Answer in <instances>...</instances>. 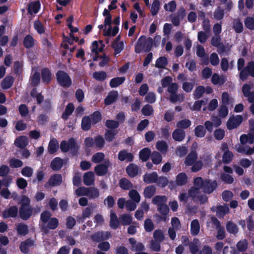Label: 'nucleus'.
<instances>
[{
  "instance_id": "a19ab883",
  "label": "nucleus",
  "mask_w": 254,
  "mask_h": 254,
  "mask_svg": "<svg viewBox=\"0 0 254 254\" xmlns=\"http://www.w3.org/2000/svg\"><path fill=\"white\" fill-rule=\"evenodd\" d=\"M105 125L108 130H114L118 128L120 126L119 122L113 120H107L105 123Z\"/></svg>"
},
{
  "instance_id": "412c9836",
  "label": "nucleus",
  "mask_w": 254,
  "mask_h": 254,
  "mask_svg": "<svg viewBox=\"0 0 254 254\" xmlns=\"http://www.w3.org/2000/svg\"><path fill=\"white\" fill-rule=\"evenodd\" d=\"M118 96V93L117 91H112L109 93L107 96L104 99V104L106 106L112 104L116 101Z\"/></svg>"
},
{
  "instance_id": "423d86ee",
  "label": "nucleus",
  "mask_w": 254,
  "mask_h": 254,
  "mask_svg": "<svg viewBox=\"0 0 254 254\" xmlns=\"http://www.w3.org/2000/svg\"><path fill=\"white\" fill-rule=\"evenodd\" d=\"M111 165L110 160L106 159L103 163L99 164L95 167L94 171L98 176H104L107 173L108 168Z\"/></svg>"
},
{
  "instance_id": "864d4df0",
  "label": "nucleus",
  "mask_w": 254,
  "mask_h": 254,
  "mask_svg": "<svg viewBox=\"0 0 254 254\" xmlns=\"http://www.w3.org/2000/svg\"><path fill=\"white\" fill-rule=\"evenodd\" d=\"M220 179L224 183L226 184H232L234 181L232 175L225 173H222L220 174Z\"/></svg>"
},
{
  "instance_id": "f704fd0d",
  "label": "nucleus",
  "mask_w": 254,
  "mask_h": 254,
  "mask_svg": "<svg viewBox=\"0 0 254 254\" xmlns=\"http://www.w3.org/2000/svg\"><path fill=\"white\" fill-rule=\"evenodd\" d=\"M126 80L124 76L114 77L110 81V86L112 88H116L122 84Z\"/></svg>"
},
{
  "instance_id": "052dcab7",
  "label": "nucleus",
  "mask_w": 254,
  "mask_h": 254,
  "mask_svg": "<svg viewBox=\"0 0 254 254\" xmlns=\"http://www.w3.org/2000/svg\"><path fill=\"white\" fill-rule=\"evenodd\" d=\"M233 156V154L231 151H225L222 156L223 163L226 164L230 163L232 161Z\"/></svg>"
},
{
  "instance_id": "3c124183",
  "label": "nucleus",
  "mask_w": 254,
  "mask_h": 254,
  "mask_svg": "<svg viewBox=\"0 0 254 254\" xmlns=\"http://www.w3.org/2000/svg\"><path fill=\"white\" fill-rule=\"evenodd\" d=\"M167 200V198L164 195H156L154 196L152 200L154 204H156L158 206L163 205Z\"/></svg>"
},
{
  "instance_id": "de8ad7c7",
  "label": "nucleus",
  "mask_w": 254,
  "mask_h": 254,
  "mask_svg": "<svg viewBox=\"0 0 254 254\" xmlns=\"http://www.w3.org/2000/svg\"><path fill=\"white\" fill-rule=\"evenodd\" d=\"M152 163L155 165L159 164L162 160L161 154L157 151H153L150 156Z\"/></svg>"
},
{
  "instance_id": "dca6fc26",
  "label": "nucleus",
  "mask_w": 254,
  "mask_h": 254,
  "mask_svg": "<svg viewBox=\"0 0 254 254\" xmlns=\"http://www.w3.org/2000/svg\"><path fill=\"white\" fill-rule=\"evenodd\" d=\"M41 78L42 82L45 84H49L52 80V73L47 67H44L41 70Z\"/></svg>"
},
{
  "instance_id": "20e7f679",
  "label": "nucleus",
  "mask_w": 254,
  "mask_h": 254,
  "mask_svg": "<svg viewBox=\"0 0 254 254\" xmlns=\"http://www.w3.org/2000/svg\"><path fill=\"white\" fill-rule=\"evenodd\" d=\"M58 83L64 88H68L72 84V80L69 75L63 70H59L56 73Z\"/></svg>"
},
{
  "instance_id": "a18cd8bd",
  "label": "nucleus",
  "mask_w": 254,
  "mask_h": 254,
  "mask_svg": "<svg viewBox=\"0 0 254 254\" xmlns=\"http://www.w3.org/2000/svg\"><path fill=\"white\" fill-rule=\"evenodd\" d=\"M31 84L32 86L36 87L40 83V74L38 71H35L30 77Z\"/></svg>"
},
{
  "instance_id": "69168bd1",
  "label": "nucleus",
  "mask_w": 254,
  "mask_h": 254,
  "mask_svg": "<svg viewBox=\"0 0 254 254\" xmlns=\"http://www.w3.org/2000/svg\"><path fill=\"white\" fill-rule=\"evenodd\" d=\"M105 144V139L101 135H98L95 137V145L97 148L102 149Z\"/></svg>"
},
{
  "instance_id": "79ce46f5",
  "label": "nucleus",
  "mask_w": 254,
  "mask_h": 254,
  "mask_svg": "<svg viewBox=\"0 0 254 254\" xmlns=\"http://www.w3.org/2000/svg\"><path fill=\"white\" fill-rule=\"evenodd\" d=\"M191 125V121L189 119H183L177 123V127L181 129H185L189 127Z\"/></svg>"
},
{
  "instance_id": "72a5a7b5",
  "label": "nucleus",
  "mask_w": 254,
  "mask_h": 254,
  "mask_svg": "<svg viewBox=\"0 0 254 254\" xmlns=\"http://www.w3.org/2000/svg\"><path fill=\"white\" fill-rule=\"evenodd\" d=\"M156 187L153 185L147 186L144 190V196L146 198H151L156 193Z\"/></svg>"
},
{
  "instance_id": "4c0bfd02",
  "label": "nucleus",
  "mask_w": 254,
  "mask_h": 254,
  "mask_svg": "<svg viewBox=\"0 0 254 254\" xmlns=\"http://www.w3.org/2000/svg\"><path fill=\"white\" fill-rule=\"evenodd\" d=\"M226 228L227 231L230 234L235 235L238 233L239 229L237 225L231 221L227 222Z\"/></svg>"
},
{
  "instance_id": "9d476101",
  "label": "nucleus",
  "mask_w": 254,
  "mask_h": 254,
  "mask_svg": "<svg viewBox=\"0 0 254 254\" xmlns=\"http://www.w3.org/2000/svg\"><path fill=\"white\" fill-rule=\"evenodd\" d=\"M251 86L245 83L242 87V92L245 97L248 98V101L250 103H254V92L251 91Z\"/></svg>"
},
{
  "instance_id": "2f4dec72",
  "label": "nucleus",
  "mask_w": 254,
  "mask_h": 254,
  "mask_svg": "<svg viewBox=\"0 0 254 254\" xmlns=\"http://www.w3.org/2000/svg\"><path fill=\"white\" fill-rule=\"evenodd\" d=\"M120 220L118 219L115 213L112 212L110 215V226L113 229H117L120 224Z\"/></svg>"
},
{
  "instance_id": "6ab92c4d",
  "label": "nucleus",
  "mask_w": 254,
  "mask_h": 254,
  "mask_svg": "<svg viewBox=\"0 0 254 254\" xmlns=\"http://www.w3.org/2000/svg\"><path fill=\"white\" fill-rule=\"evenodd\" d=\"M126 171L130 178H134L138 175V167L134 163L129 164L126 168Z\"/></svg>"
},
{
  "instance_id": "f3484780",
  "label": "nucleus",
  "mask_w": 254,
  "mask_h": 254,
  "mask_svg": "<svg viewBox=\"0 0 254 254\" xmlns=\"http://www.w3.org/2000/svg\"><path fill=\"white\" fill-rule=\"evenodd\" d=\"M143 181L147 184L156 183L158 180V174L156 172L146 173L143 176Z\"/></svg>"
},
{
  "instance_id": "aec40b11",
  "label": "nucleus",
  "mask_w": 254,
  "mask_h": 254,
  "mask_svg": "<svg viewBox=\"0 0 254 254\" xmlns=\"http://www.w3.org/2000/svg\"><path fill=\"white\" fill-rule=\"evenodd\" d=\"M185 136L186 134L184 130L178 128L175 129L172 133V137L176 141H182L185 139Z\"/></svg>"
},
{
  "instance_id": "393cba45",
  "label": "nucleus",
  "mask_w": 254,
  "mask_h": 254,
  "mask_svg": "<svg viewBox=\"0 0 254 254\" xmlns=\"http://www.w3.org/2000/svg\"><path fill=\"white\" fill-rule=\"evenodd\" d=\"M59 145L57 140L52 138L50 140L48 146V151L50 154L56 153L59 149Z\"/></svg>"
},
{
  "instance_id": "603ef678",
  "label": "nucleus",
  "mask_w": 254,
  "mask_h": 254,
  "mask_svg": "<svg viewBox=\"0 0 254 254\" xmlns=\"http://www.w3.org/2000/svg\"><path fill=\"white\" fill-rule=\"evenodd\" d=\"M194 134L197 137H203L206 134V130L202 125H198L194 128Z\"/></svg>"
},
{
  "instance_id": "0eeeda50",
  "label": "nucleus",
  "mask_w": 254,
  "mask_h": 254,
  "mask_svg": "<svg viewBox=\"0 0 254 254\" xmlns=\"http://www.w3.org/2000/svg\"><path fill=\"white\" fill-rule=\"evenodd\" d=\"M33 208L32 206H20L18 213L19 217L23 220H28L32 215Z\"/></svg>"
},
{
  "instance_id": "e2e57ef3",
  "label": "nucleus",
  "mask_w": 254,
  "mask_h": 254,
  "mask_svg": "<svg viewBox=\"0 0 254 254\" xmlns=\"http://www.w3.org/2000/svg\"><path fill=\"white\" fill-rule=\"evenodd\" d=\"M244 24L248 29L254 30V18L251 16L247 17L244 20Z\"/></svg>"
},
{
  "instance_id": "473e14b6",
  "label": "nucleus",
  "mask_w": 254,
  "mask_h": 254,
  "mask_svg": "<svg viewBox=\"0 0 254 254\" xmlns=\"http://www.w3.org/2000/svg\"><path fill=\"white\" fill-rule=\"evenodd\" d=\"M200 225L197 219L193 220L190 224V233L193 236H196L199 232Z\"/></svg>"
},
{
  "instance_id": "f03ea898",
  "label": "nucleus",
  "mask_w": 254,
  "mask_h": 254,
  "mask_svg": "<svg viewBox=\"0 0 254 254\" xmlns=\"http://www.w3.org/2000/svg\"><path fill=\"white\" fill-rule=\"evenodd\" d=\"M153 41L151 37L146 38L144 35L141 36L135 45L134 51L137 54H140L141 52H149L152 48Z\"/></svg>"
},
{
  "instance_id": "680f3d73",
  "label": "nucleus",
  "mask_w": 254,
  "mask_h": 254,
  "mask_svg": "<svg viewBox=\"0 0 254 254\" xmlns=\"http://www.w3.org/2000/svg\"><path fill=\"white\" fill-rule=\"evenodd\" d=\"M156 148L162 153H165L168 150V145L165 141L161 140L157 142Z\"/></svg>"
},
{
  "instance_id": "774afa93",
  "label": "nucleus",
  "mask_w": 254,
  "mask_h": 254,
  "mask_svg": "<svg viewBox=\"0 0 254 254\" xmlns=\"http://www.w3.org/2000/svg\"><path fill=\"white\" fill-rule=\"evenodd\" d=\"M237 249L241 252H245L248 249V242L245 239L238 242L236 245Z\"/></svg>"
},
{
  "instance_id": "1a4fd4ad",
  "label": "nucleus",
  "mask_w": 254,
  "mask_h": 254,
  "mask_svg": "<svg viewBox=\"0 0 254 254\" xmlns=\"http://www.w3.org/2000/svg\"><path fill=\"white\" fill-rule=\"evenodd\" d=\"M243 118L241 115L230 117L227 122V127L229 130L237 128L243 122Z\"/></svg>"
},
{
  "instance_id": "e433bc0d",
  "label": "nucleus",
  "mask_w": 254,
  "mask_h": 254,
  "mask_svg": "<svg viewBox=\"0 0 254 254\" xmlns=\"http://www.w3.org/2000/svg\"><path fill=\"white\" fill-rule=\"evenodd\" d=\"M16 230L19 235L25 236L28 233V226L22 223H18L16 225Z\"/></svg>"
},
{
  "instance_id": "2eb2a0df",
  "label": "nucleus",
  "mask_w": 254,
  "mask_h": 254,
  "mask_svg": "<svg viewBox=\"0 0 254 254\" xmlns=\"http://www.w3.org/2000/svg\"><path fill=\"white\" fill-rule=\"evenodd\" d=\"M34 245V241L29 238L21 242L19 249L23 254H28L29 253V248L33 246Z\"/></svg>"
},
{
  "instance_id": "7c9ffc66",
  "label": "nucleus",
  "mask_w": 254,
  "mask_h": 254,
  "mask_svg": "<svg viewBox=\"0 0 254 254\" xmlns=\"http://www.w3.org/2000/svg\"><path fill=\"white\" fill-rule=\"evenodd\" d=\"M119 186L124 190H129L133 188L132 183L126 178H121L119 180Z\"/></svg>"
},
{
  "instance_id": "5701e85b",
  "label": "nucleus",
  "mask_w": 254,
  "mask_h": 254,
  "mask_svg": "<svg viewBox=\"0 0 254 254\" xmlns=\"http://www.w3.org/2000/svg\"><path fill=\"white\" fill-rule=\"evenodd\" d=\"M36 42L32 35L27 34L23 39V44L25 48L30 49L34 46Z\"/></svg>"
},
{
  "instance_id": "bb28decb",
  "label": "nucleus",
  "mask_w": 254,
  "mask_h": 254,
  "mask_svg": "<svg viewBox=\"0 0 254 254\" xmlns=\"http://www.w3.org/2000/svg\"><path fill=\"white\" fill-rule=\"evenodd\" d=\"M211 81L214 85L222 86L226 82V79L224 76H220L218 74L214 73L212 75Z\"/></svg>"
},
{
  "instance_id": "f8f14e48",
  "label": "nucleus",
  "mask_w": 254,
  "mask_h": 254,
  "mask_svg": "<svg viewBox=\"0 0 254 254\" xmlns=\"http://www.w3.org/2000/svg\"><path fill=\"white\" fill-rule=\"evenodd\" d=\"M18 213V207L15 206H11L9 208L5 209L2 212V217L4 219L8 218H16Z\"/></svg>"
},
{
  "instance_id": "9b49d317",
  "label": "nucleus",
  "mask_w": 254,
  "mask_h": 254,
  "mask_svg": "<svg viewBox=\"0 0 254 254\" xmlns=\"http://www.w3.org/2000/svg\"><path fill=\"white\" fill-rule=\"evenodd\" d=\"M62 183V176L61 174H55L51 176L48 182L45 185V187L60 186Z\"/></svg>"
},
{
  "instance_id": "0e129e2a",
  "label": "nucleus",
  "mask_w": 254,
  "mask_h": 254,
  "mask_svg": "<svg viewBox=\"0 0 254 254\" xmlns=\"http://www.w3.org/2000/svg\"><path fill=\"white\" fill-rule=\"evenodd\" d=\"M160 2L159 0H154L152 4L151 11L152 16H155L160 9Z\"/></svg>"
},
{
  "instance_id": "58836bf2",
  "label": "nucleus",
  "mask_w": 254,
  "mask_h": 254,
  "mask_svg": "<svg viewBox=\"0 0 254 254\" xmlns=\"http://www.w3.org/2000/svg\"><path fill=\"white\" fill-rule=\"evenodd\" d=\"M40 6L41 4L39 1L32 2L29 4L28 11L30 14H32V13L36 14L38 12Z\"/></svg>"
},
{
  "instance_id": "5fc2aeb1",
  "label": "nucleus",
  "mask_w": 254,
  "mask_h": 254,
  "mask_svg": "<svg viewBox=\"0 0 254 254\" xmlns=\"http://www.w3.org/2000/svg\"><path fill=\"white\" fill-rule=\"evenodd\" d=\"M88 195L90 199H95L99 197L100 193L99 190L94 187L88 188Z\"/></svg>"
},
{
  "instance_id": "a211bd4d",
  "label": "nucleus",
  "mask_w": 254,
  "mask_h": 254,
  "mask_svg": "<svg viewBox=\"0 0 254 254\" xmlns=\"http://www.w3.org/2000/svg\"><path fill=\"white\" fill-rule=\"evenodd\" d=\"M198 158L197 154L195 151H191L187 156L185 164L187 166L192 165L196 161Z\"/></svg>"
},
{
  "instance_id": "a878e982",
  "label": "nucleus",
  "mask_w": 254,
  "mask_h": 254,
  "mask_svg": "<svg viewBox=\"0 0 254 254\" xmlns=\"http://www.w3.org/2000/svg\"><path fill=\"white\" fill-rule=\"evenodd\" d=\"M188 176L185 173H180L176 176V184L178 186L185 185L188 182Z\"/></svg>"
},
{
  "instance_id": "7ed1b4c3",
  "label": "nucleus",
  "mask_w": 254,
  "mask_h": 254,
  "mask_svg": "<svg viewBox=\"0 0 254 254\" xmlns=\"http://www.w3.org/2000/svg\"><path fill=\"white\" fill-rule=\"evenodd\" d=\"M60 149L63 152L66 153L69 150L72 156L77 155L79 146H78L76 140L73 137H71L67 141L63 140L60 144Z\"/></svg>"
},
{
  "instance_id": "ddd939ff",
  "label": "nucleus",
  "mask_w": 254,
  "mask_h": 254,
  "mask_svg": "<svg viewBox=\"0 0 254 254\" xmlns=\"http://www.w3.org/2000/svg\"><path fill=\"white\" fill-rule=\"evenodd\" d=\"M211 210L216 211L217 216L219 218H223L229 212V208L227 204L224 205H218L214 210L213 207L211 208Z\"/></svg>"
},
{
  "instance_id": "b1692460",
  "label": "nucleus",
  "mask_w": 254,
  "mask_h": 254,
  "mask_svg": "<svg viewBox=\"0 0 254 254\" xmlns=\"http://www.w3.org/2000/svg\"><path fill=\"white\" fill-rule=\"evenodd\" d=\"M151 154L150 149L148 147H145L140 150L139 157L142 162H146L150 158Z\"/></svg>"
},
{
  "instance_id": "c9c22d12",
  "label": "nucleus",
  "mask_w": 254,
  "mask_h": 254,
  "mask_svg": "<svg viewBox=\"0 0 254 254\" xmlns=\"http://www.w3.org/2000/svg\"><path fill=\"white\" fill-rule=\"evenodd\" d=\"M94 182V176L93 173L89 171L84 174L83 176V183L86 186H90Z\"/></svg>"
},
{
  "instance_id": "09e8293b",
  "label": "nucleus",
  "mask_w": 254,
  "mask_h": 254,
  "mask_svg": "<svg viewBox=\"0 0 254 254\" xmlns=\"http://www.w3.org/2000/svg\"><path fill=\"white\" fill-rule=\"evenodd\" d=\"M14 144L16 146L21 149H24L27 145L26 140L25 137L23 136L16 138Z\"/></svg>"
},
{
  "instance_id": "37998d69",
  "label": "nucleus",
  "mask_w": 254,
  "mask_h": 254,
  "mask_svg": "<svg viewBox=\"0 0 254 254\" xmlns=\"http://www.w3.org/2000/svg\"><path fill=\"white\" fill-rule=\"evenodd\" d=\"M90 118L92 122V125H95L102 120V115L100 111H96L90 115Z\"/></svg>"
},
{
  "instance_id": "c756f323",
  "label": "nucleus",
  "mask_w": 254,
  "mask_h": 254,
  "mask_svg": "<svg viewBox=\"0 0 254 254\" xmlns=\"http://www.w3.org/2000/svg\"><path fill=\"white\" fill-rule=\"evenodd\" d=\"M92 122L89 116H84L81 121V128L84 131H88L91 127Z\"/></svg>"
},
{
  "instance_id": "8fccbe9b",
  "label": "nucleus",
  "mask_w": 254,
  "mask_h": 254,
  "mask_svg": "<svg viewBox=\"0 0 254 254\" xmlns=\"http://www.w3.org/2000/svg\"><path fill=\"white\" fill-rule=\"evenodd\" d=\"M233 29L237 33H240L244 30L242 22L239 19H235L233 21Z\"/></svg>"
},
{
  "instance_id": "c03bdc74",
  "label": "nucleus",
  "mask_w": 254,
  "mask_h": 254,
  "mask_svg": "<svg viewBox=\"0 0 254 254\" xmlns=\"http://www.w3.org/2000/svg\"><path fill=\"white\" fill-rule=\"evenodd\" d=\"M118 133L117 131L114 130H106L104 134L105 139L109 142L114 140L116 135Z\"/></svg>"
},
{
  "instance_id": "bf43d9fd",
  "label": "nucleus",
  "mask_w": 254,
  "mask_h": 254,
  "mask_svg": "<svg viewBox=\"0 0 254 254\" xmlns=\"http://www.w3.org/2000/svg\"><path fill=\"white\" fill-rule=\"evenodd\" d=\"M107 73L105 71H95L93 74V77L97 81H103L107 78Z\"/></svg>"
},
{
  "instance_id": "49530a36",
  "label": "nucleus",
  "mask_w": 254,
  "mask_h": 254,
  "mask_svg": "<svg viewBox=\"0 0 254 254\" xmlns=\"http://www.w3.org/2000/svg\"><path fill=\"white\" fill-rule=\"evenodd\" d=\"M132 220V217L128 214H124L120 216V223L124 226L130 224Z\"/></svg>"
},
{
  "instance_id": "f257e3e1",
  "label": "nucleus",
  "mask_w": 254,
  "mask_h": 254,
  "mask_svg": "<svg viewBox=\"0 0 254 254\" xmlns=\"http://www.w3.org/2000/svg\"><path fill=\"white\" fill-rule=\"evenodd\" d=\"M193 185L195 186H199L202 191L206 194H211L218 187L216 180H212L210 179H203L201 177H197L194 179Z\"/></svg>"
},
{
  "instance_id": "6e6d98bb",
  "label": "nucleus",
  "mask_w": 254,
  "mask_h": 254,
  "mask_svg": "<svg viewBox=\"0 0 254 254\" xmlns=\"http://www.w3.org/2000/svg\"><path fill=\"white\" fill-rule=\"evenodd\" d=\"M200 189L199 186H195L194 185V186L191 187L188 190V194L190 197H191L192 199L194 200L199 193V190Z\"/></svg>"
},
{
  "instance_id": "ea45409f",
  "label": "nucleus",
  "mask_w": 254,
  "mask_h": 254,
  "mask_svg": "<svg viewBox=\"0 0 254 254\" xmlns=\"http://www.w3.org/2000/svg\"><path fill=\"white\" fill-rule=\"evenodd\" d=\"M167 64L168 60L167 58L162 56L157 59L155 66L158 68H165Z\"/></svg>"
},
{
  "instance_id": "13d9d810",
  "label": "nucleus",
  "mask_w": 254,
  "mask_h": 254,
  "mask_svg": "<svg viewBox=\"0 0 254 254\" xmlns=\"http://www.w3.org/2000/svg\"><path fill=\"white\" fill-rule=\"evenodd\" d=\"M105 154L103 152H97L92 157V161L95 163H99L104 161Z\"/></svg>"
},
{
  "instance_id": "338daca9",
  "label": "nucleus",
  "mask_w": 254,
  "mask_h": 254,
  "mask_svg": "<svg viewBox=\"0 0 254 254\" xmlns=\"http://www.w3.org/2000/svg\"><path fill=\"white\" fill-rule=\"evenodd\" d=\"M129 197L135 203H138L140 200V196L135 190H131L129 191Z\"/></svg>"
},
{
  "instance_id": "39448f33",
  "label": "nucleus",
  "mask_w": 254,
  "mask_h": 254,
  "mask_svg": "<svg viewBox=\"0 0 254 254\" xmlns=\"http://www.w3.org/2000/svg\"><path fill=\"white\" fill-rule=\"evenodd\" d=\"M251 76L254 78V62L248 63L247 65L240 72L239 77L242 81H246Z\"/></svg>"
},
{
  "instance_id": "6e6552de",
  "label": "nucleus",
  "mask_w": 254,
  "mask_h": 254,
  "mask_svg": "<svg viewBox=\"0 0 254 254\" xmlns=\"http://www.w3.org/2000/svg\"><path fill=\"white\" fill-rule=\"evenodd\" d=\"M111 237V233L109 232L98 231L92 234L91 239L93 242L99 243L108 240Z\"/></svg>"
},
{
  "instance_id": "4be33fe9",
  "label": "nucleus",
  "mask_w": 254,
  "mask_h": 254,
  "mask_svg": "<svg viewBox=\"0 0 254 254\" xmlns=\"http://www.w3.org/2000/svg\"><path fill=\"white\" fill-rule=\"evenodd\" d=\"M14 81V78L11 75L6 76L1 83V87L3 89H9L13 85Z\"/></svg>"
},
{
  "instance_id": "4468645a",
  "label": "nucleus",
  "mask_w": 254,
  "mask_h": 254,
  "mask_svg": "<svg viewBox=\"0 0 254 254\" xmlns=\"http://www.w3.org/2000/svg\"><path fill=\"white\" fill-rule=\"evenodd\" d=\"M134 155L132 153L127 152V150H121L118 153V159L121 161H126L127 162L133 161Z\"/></svg>"
},
{
  "instance_id": "cd10ccee",
  "label": "nucleus",
  "mask_w": 254,
  "mask_h": 254,
  "mask_svg": "<svg viewBox=\"0 0 254 254\" xmlns=\"http://www.w3.org/2000/svg\"><path fill=\"white\" fill-rule=\"evenodd\" d=\"M74 110L73 103H69L66 106L64 111L63 112L62 118L64 120H67L69 116L72 114Z\"/></svg>"
},
{
  "instance_id": "4d7b16f0",
  "label": "nucleus",
  "mask_w": 254,
  "mask_h": 254,
  "mask_svg": "<svg viewBox=\"0 0 254 254\" xmlns=\"http://www.w3.org/2000/svg\"><path fill=\"white\" fill-rule=\"evenodd\" d=\"M205 92V88L203 86L199 85L196 87L194 92L193 96L194 99L200 98Z\"/></svg>"
},
{
  "instance_id": "c85d7f7f",
  "label": "nucleus",
  "mask_w": 254,
  "mask_h": 254,
  "mask_svg": "<svg viewBox=\"0 0 254 254\" xmlns=\"http://www.w3.org/2000/svg\"><path fill=\"white\" fill-rule=\"evenodd\" d=\"M63 165V160L60 157L55 158L51 163V168L54 171L60 170Z\"/></svg>"
}]
</instances>
